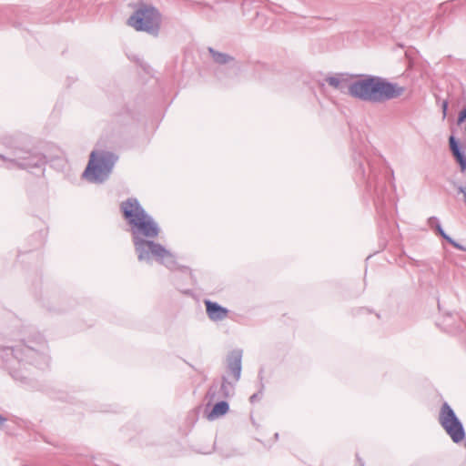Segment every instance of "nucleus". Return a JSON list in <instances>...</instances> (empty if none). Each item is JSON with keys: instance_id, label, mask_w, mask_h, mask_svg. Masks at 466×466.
<instances>
[{"instance_id": "obj_4", "label": "nucleus", "mask_w": 466, "mask_h": 466, "mask_svg": "<svg viewBox=\"0 0 466 466\" xmlns=\"http://www.w3.org/2000/svg\"><path fill=\"white\" fill-rule=\"evenodd\" d=\"M46 345L41 343L39 349H35L30 345H18L15 349L8 350L6 355L11 354L13 356L12 360H8L7 367L10 370L11 375L15 380H23L25 377L19 374L16 365H20L21 362L25 361L30 364H34L39 368L46 366L48 363V357L46 353Z\"/></svg>"}, {"instance_id": "obj_1", "label": "nucleus", "mask_w": 466, "mask_h": 466, "mask_svg": "<svg viewBox=\"0 0 466 466\" xmlns=\"http://www.w3.org/2000/svg\"><path fill=\"white\" fill-rule=\"evenodd\" d=\"M121 210L131 227L135 250L139 261H149L151 258L173 269L177 266L175 256L164 246L152 238L158 236L157 223L140 206L136 198H128L121 204Z\"/></svg>"}, {"instance_id": "obj_10", "label": "nucleus", "mask_w": 466, "mask_h": 466, "mask_svg": "<svg viewBox=\"0 0 466 466\" xmlns=\"http://www.w3.org/2000/svg\"><path fill=\"white\" fill-rule=\"evenodd\" d=\"M442 325L446 331L456 332L462 329V325L466 326V322L461 314L453 313L444 316Z\"/></svg>"}, {"instance_id": "obj_5", "label": "nucleus", "mask_w": 466, "mask_h": 466, "mask_svg": "<svg viewBox=\"0 0 466 466\" xmlns=\"http://www.w3.org/2000/svg\"><path fill=\"white\" fill-rule=\"evenodd\" d=\"M116 160L113 153L93 151L83 176L90 182L101 183L108 177Z\"/></svg>"}, {"instance_id": "obj_3", "label": "nucleus", "mask_w": 466, "mask_h": 466, "mask_svg": "<svg viewBox=\"0 0 466 466\" xmlns=\"http://www.w3.org/2000/svg\"><path fill=\"white\" fill-rule=\"evenodd\" d=\"M13 144V141L7 140L0 147V166L9 169H29L40 167L45 164V157L42 154L26 151Z\"/></svg>"}, {"instance_id": "obj_12", "label": "nucleus", "mask_w": 466, "mask_h": 466, "mask_svg": "<svg viewBox=\"0 0 466 466\" xmlns=\"http://www.w3.org/2000/svg\"><path fill=\"white\" fill-rule=\"evenodd\" d=\"M428 225L436 230V232L441 235L446 241H448L450 244H451L454 248L466 251V247L459 244L454 239H452L450 236H448L444 230L442 229L441 223L439 222L438 218L436 217H431L428 219Z\"/></svg>"}, {"instance_id": "obj_23", "label": "nucleus", "mask_w": 466, "mask_h": 466, "mask_svg": "<svg viewBox=\"0 0 466 466\" xmlns=\"http://www.w3.org/2000/svg\"><path fill=\"white\" fill-rule=\"evenodd\" d=\"M461 172L465 173L466 174V170H461Z\"/></svg>"}, {"instance_id": "obj_8", "label": "nucleus", "mask_w": 466, "mask_h": 466, "mask_svg": "<svg viewBox=\"0 0 466 466\" xmlns=\"http://www.w3.org/2000/svg\"><path fill=\"white\" fill-rule=\"evenodd\" d=\"M234 394V385L228 381L226 377L222 378L220 383L214 382L209 388L207 398L209 401L228 399Z\"/></svg>"}, {"instance_id": "obj_6", "label": "nucleus", "mask_w": 466, "mask_h": 466, "mask_svg": "<svg viewBox=\"0 0 466 466\" xmlns=\"http://www.w3.org/2000/svg\"><path fill=\"white\" fill-rule=\"evenodd\" d=\"M127 24L137 31H144L156 36L159 32L161 15L154 6L141 5L128 18Z\"/></svg>"}, {"instance_id": "obj_13", "label": "nucleus", "mask_w": 466, "mask_h": 466, "mask_svg": "<svg viewBox=\"0 0 466 466\" xmlns=\"http://www.w3.org/2000/svg\"><path fill=\"white\" fill-rule=\"evenodd\" d=\"M326 82L332 87L343 91L347 89L349 91V82L348 78L344 75H336L332 76H329L326 78Z\"/></svg>"}, {"instance_id": "obj_11", "label": "nucleus", "mask_w": 466, "mask_h": 466, "mask_svg": "<svg viewBox=\"0 0 466 466\" xmlns=\"http://www.w3.org/2000/svg\"><path fill=\"white\" fill-rule=\"evenodd\" d=\"M205 305L207 314L211 320L220 321L228 317V310L218 303L205 300Z\"/></svg>"}, {"instance_id": "obj_14", "label": "nucleus", "mask_w": 466, "mask_h": 466, "mask_svg": "<svg viewBox=\"0 0 466 466\" xmlns=\"http://www.w3.org/2000/svg\"><path fill=\"white\" fill-rule=\"evenodd\" d=\"M228 410H229L228 403L226 400H220L213 406L212 410L208 414V419L209 420H214L227 414Z\"/></svg>"}, {"instance_id": "obj_2", "label": "nucleus", "mask_w": 466, "mask_h": 466, "mask_svg": "<svg viewBox=\"0 0 466 466\" xmlns=\"http://www.w3.org/2000/svg\"><path fill=\"white\" fill-rule=\"evenodd\" d=\"M404 87L380 76H366L350 82L349 94L355 98L370 103H383L400 96Z\"/></svg>"}, {"instance_id": "obj_16", "label": "nucleus", "mask_w": 466, "mask_h": 466, "mask_svg": "<svg viewBox=\"0 0 466 466\" xmlns=\"http://www.w3.org/2000/svg\"><path fill=\"white\" fill-rule=\"evenodd\" d=\"M453 156L455 157L456 160L459 162L461 170H466V157L461 152L460 149L452 151Z\"/></svg>"}, {"instance_id": "obj_20", "label": "nucleus", "mask_w": 466, "mask_h": 466, "mask_svg": "<svg viewBox=\"0 0 466 466\" xmlns=\"http://www.w3.org/2000/svg\"><path fill=\"white\" fill-rule=\"evenodd\" d=\"M447 108H448V102H447V101H444V102L442 103L443 117H445V116H446Z\"/></svg>"}, {"instance_id": "obj_17", "label": "nucleus", "mask_w": 466, "mask_h": 466, "mask_svg": "<svg viewBox=\"0 0 466 466\" xmlns=\"http://www.w3.org/2000/svg\"><path fill=\"white\" fill-rule=\"evenodd\" d=\"M458 192L462 195L463 202L466 206V184L458 187Z\"/></svg>"}, {"instance_id": "obj_15", "label": "nucleus", "mask_w": 466, "mask_h": 466, "mask_svg": "<svg viewBox=\"0 0 466 466\" xmlns=\"http://www.w3.org/2000/svg\"><path fill=\"white\" fill-rule=\"evenodd\" d=\"M208 50L209 53L212 55L214 61L218 64L223 65L232 60V57L227 54L217 52L213 48H209Z\"/></svg>"}, {"instance_id": "obj_7", "label": "nucleus", "mask_w": 466, "mask_h": 466, "mask_svg": "<svg viewBox=\"0 0 466 466\" xmlns=\"http://www.w3.org/2000/svg\"><path fill=\"white\" fill-rule=\"evenodd\" d=\"M439 422L453 442L459 443L465 439L463 425L447 402L441 408Z\"/></svg>"}, {"instance_id": "obj_9", "label": "nucleus", "mask_w": 466, "mask_h": 466, "mask_svg": "<svg viewBox=\"0 0 466 466\" xmlns=\"http://www.w3.org/2000/svg\"><path fill=\"white\" fill-rule=\"evenodd\" d=\"M242 350H235L227 357V369L232 374L234 380L238 381L241 375Z\"/></svg>"}, {"instance_id": "obj_22", "label": "nucleus", "mask_w": 466, "mask_h": 466, "mask_svg": "<svg viewBox=\"0 0 466 466\" xmlns=\"http://www.w3.org/2000/svg\"><path fill=\"white\" fill-rule=\"evenodd\" d=\"M5 421H6V418H5L2 415H0V425H2Z\"/></svg>"}, {"instance_id": "obj_18", "label": "nucleus", "mask_w": 466, "mask_h": 466, "mask_svg": "<svg viewBox=\"0 0 466 466\" xmlns=\"http://www.w3.org/2000/svg\"><path fill=\"white\" fill-rule=\"evenodd\" d=\"M450 146H451V151H454V150L460 149V148H459V146H458V144H457V142L455 141L454 137H450Z\"/></svg>"}, {"instance_id": "obj_19", "label": "nucleus", "mask_w": 466, "mask_h": 466, "mask_svg": "<svg viewBox=\"0 0 466 466\" xmlns=\"http://www.w3.org/2000/svg\"><path fill=\"white\" fill-rule=\"evenodd\" d=\"M466 119V108L462 109L458 116V123L461 124Z\"/></svg>"}, {"instance_id": "obj_21", "label": "nucleus", "mask_w": 466, "mask_h": 466, "mask_svg": "<svg viewBox=\"0 0 466 466\" xmlns=\"http://www.w3.org/2000/svg\"><path fill=\"white\" fill-rule=\"evenodd\" d=\"M258 399V393H255L253 394L251 397H250V401L251 402H254L255 400Z\"/></svg>"}]
</instances>
